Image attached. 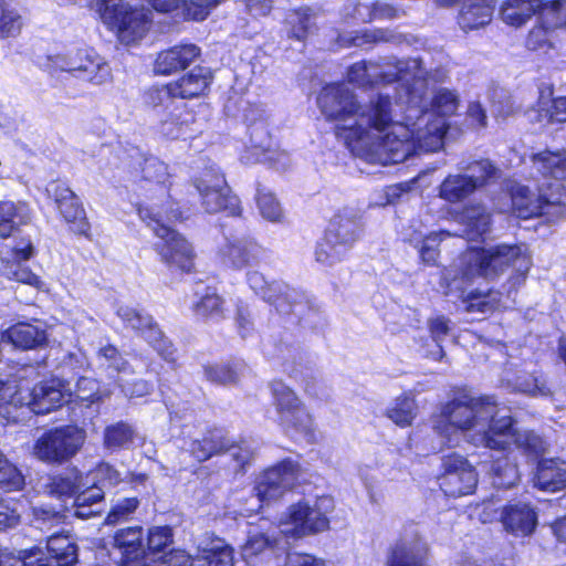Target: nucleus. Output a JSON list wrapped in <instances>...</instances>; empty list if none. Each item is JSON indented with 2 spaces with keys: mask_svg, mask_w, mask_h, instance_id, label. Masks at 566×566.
Listing matches in <instances>:
<instances>
[{
  "mask_svg": "<svg viewBox=\"0 0 566 566\" xmlns=\"http://www.w3.org/2000/svg\"><path fill=\"white\" fill-rule=\"evenodd\" d=\"M211 80V72L208 69L197 66L177 81L150 87L145 93V103L154 108H168L174 105L175 98H195L205 94Z\"/></svg>",
  "mask_w": 566,
  "mask_h": 566,
  "instance_id": "4468645a",
  "label": "nucleus"
},
{
  "mask_svg": "<svg viewBox=\"0 0 566 566\" xmlns=\"http://www.w3.org/2000/svg\"><path fill=\"white\" fill-rule=\"evenodd\" d=\"M460 169L473 181L475 189L495 181L500 177V170L489 159L476 160L467 166L463 165Z\"/></svg>",
  "mask_w": 566,
  "mask_h": 566,
  "instance_id": "49530a36",
  "label": "nucleus"
},
{
  "mask_svg": "<svg viewBox=\"0 0 566 566\" xmlns=\"http://www.w3.org/2000/svg\"><path fill=\"white\" fill-rule=\"evenodd\" d=\"M462 220L467 227L462 237H467L468 240H476L490 230L491 214L483 206L467 207Z\"/></svg>",
  "mask_w": 566,
  "mask_h": 566,
  "instance_id": "c03bdc74",
  "label": "nucleus"
},
{
  "mask_svg": "<svg viewBox=\"0 0 566 566\" xmlns=\"http://www.w3.org/2000/svg\"><path fill=\"white\" fill-rule=\"evenodd\" d=\"M332 507L333 501L327 496L292 504L280 517V533L294 538L322 533L329 527L327 514Z\"/></svg>",
  "mask_w": 566,
  "mask_h": 566,
  "instance_id": "1a4fd4ad",
  "label": "nucleus"
},
{
  "mask_svg": "<svg viewBox=\"0 0 566 566\" xmlns=\"http://www.w3.org/2000/svg\"><path fill=\"white\" fill-rule=\"evenodd\" d=\"M97 11L105 24L116 29L127 44L142 39L148 30L149 12L144 8H132L123 0H98Z\"/></svg>",
  "mask_w": 566,
  "mask_h": 566,
  "instance_id": "ddd939ff",
  "label": "nucleus"
},
{
  "mask_svg": "<svg viewBox=\"0 0 566 566\" xmlns=\"http://www.w3.org/2000/svg\"><path fill=\"white\" fill-rule=\"evenodd\" d=\"M114 541L122 553V566H146L142 527L118 530Z\"/></svg>",
  "mask_w": 566,
  "mask_h": 566,
  "instance_id": "bb28decb",
  "label": "nucleus"
},
{
  "mask_svg": "<svg viewBox=\"0 0 566 566\" xmlns=\"http://www.w3.org/2000/svg\"><path fill=\"white\" fill-rule=\"evenodd\" d=\"M25 479L18 467L0 451V489L14 492L23 489Z\"/></svg>",
  "mask_w": 566,
  "mask_h": 566,
  "instance_id": "603ef678",
  "label": "nucleus"
},
{
  "mask_svg": "<svg viewBox=\"0 0 566 566\" xmlns=\"http://www.w3.org/2000/svg\"><path fill=\"white\" fill-rule=\"evenodd\" d=\"M98 368L106 373L109 378H114L117 382L123 381V375L133 373V368L127 359L114 345H106L97 352Z\"/></svg>",
  "mask_w": 566,
  "mask_h": 566,
  "instance_id": "ea45409f",
  "label": "nucleus"
},
{
  "mask_svg": "<svg viewBox=\"0 0 566 566\" xmlns=\"http://www.w3.org/2000/svg\"><path fill=\"white\" fill-rule=\"evenodd\" d=\"M271 392L277 421L284 431L293 438L312 439L313 418L296 394L280 380L271 384Z\"/></svg>",
  "mask_w": 566,
  "mask_h": 566,
  "instance_id": "9b49d317",
  "label": "nucleus"
},
{
  "mask_svg": "<svg viewBox=\"0 0 566 566\" xmlns=\"http://www.w3.org/2000/svg\"><path fill=\"white\" fill-rule=\"evenodd\" d=\"M428 545L422 539L416 526L403 530L400 538L391 548L388 566H424Z\"/></svg>",
  "mask_w": 566,
  "mask_h": 566,
  "instance_id": "4be33fe9",
  "label": "nucleus"
},
{
  "mask_svg": "<svg viewBox=\"0 0 566 566\" xmlns=\"http://www.w3.org/2000/svg\"><path fill=\"white\" fill-rule=\"evenodd\" d=\"M345 251L335 239L329 238L326 233L317 242L315 248V260L324 266H333L347 256Z\"/></svg>",
  "mask_w": 566,
  "mask_h": 566,
  "instance_id": "09e8293b",
  "label": "nucleus"
},
{
  "mask_svg": "<svg viewBox=\"0 0 566 566\" xmlns=\"http://www.w3.org/2000/svg\"><path fill=\"white\" fill-rule=\"evenodd\" d=\"M85 439V431L75 426L51 429L36 440L34 454L44 462L63 463L81 450Z\"/></svg>",
  "mask_w": 566,
  "mask_h": 566,
  "instance_id": "2eb2a0df",
  "label": "nucleus"
},
{
  "mask_svg": "<svg viewBox=\"0 0 566 566\" xmlns=\"http://www.w3.org/2000/svg\"><path fill=\"white\" fill-rule=\"evenodd\" d=\"M64 514L51 506L40 505L33 507L32 525L43 533L60 531L64 523Z\"/></svg>",
  "mask_w": 566,
  "mask_h": 566,
  "instance_id": "3c124183",
  "label": "nucleus"
},
{
  "mask_svg": "<svg viewBox=\"0 0 566 566\" xmlns=\"http://www.w3.org/2000/svg\"><path fill=\"white\" fill-rule=\"evenodd\" d=\"M140 502L137 497L118 499L111 507L107 514V524H117L128 521L138 509Z\"/></svg>",
  "mask_w": 566,
  "mask_h": 566,
  "instance_id": "338daca9",
  "label": "nucleus"
},
{
  "mask_svg": "<svg viewBox=\"0 0 566 566\" xmlns=\"http://www.w3.org/2000/svg\"><path fill=\"white\" fill-rule=\"evenodd\" d=\"M165 109H171L163 116L159 123V132L167 138L177 139L185 137L190 133V126L195 122V116L189 112L185 104L172 105Z\"/></svg>",
  "mask_w": 566,
  "mask_h": 566,
  "instance_id": "58836bf2",
  "label": "nucleus"
},
{
  "mask_svg": "<svg viewBox=\"0 0 566 566\" xmlns=\"http://www.w3.org/2000/svg\"><path fill=\"white\" fill-rule=\"evenodd\" d=\"M165 210L157 202L140 203L137 207L139 218L154 232L158 241L155 243L156 251L161 261L169 268H177L182 272L191 270L195 259V251L190 242L180 233L171 229L165 221L171 222L182 218L178 208L167 201Z\"/></svg>",
  "mask_w": 566,
  "mask_h": 566,
  "instance_id": "39448f33",
  "label": "nucleus"
},
{
  "mask_svg": "<svg viewBox=\"0 0 566 566\" xmlns=\"http://www.w3.org/2000/svg\"><path fill=\"white\" fill-rule=\"evenodd\" d=\"M282 538L275 527L262 531L260 528H252L248 533L245 543L241 546V554L244 559L262 554L264 552L283 551L281 547Z\"/></svg>",
  "mask_w": 566,
  "mask_h": 566,
  "instance_id": "4c0bfd02",
  "label": "nucleus"
},
{
  "mask_svg": "<svg viewBox=\"0 0 566 566\" xmlns=\"http://www.w3.org/2000/svg\"><path fill=\"white\" fill-rule=\"evenodd\" d=\"M443 469L439 485L447 496L459 497L474 491L478 484L475 470L462 455L444 457Z\"/></svg>",
  "mask_w": 566,
  "mask_h": 566,
  "instance_id": "6ab92c4d",
  "label": "nucleus"
},
{
  "mask_svg": "<svg viewBox=\"0 0 566 566\" xmlns=\"http://www.w3.org/2000/svg\"><path fill=\"white\" fill-rule=\"evenodd\" d=\"M387 416L400 427L410 426L417 416V403L415 398L409 395H402L396 398L388 407Z\"/></svg>",
  "mask_w": 566,
  "mask_h": 566,
  "instance_id": "de8ad7c7",
  "label": "nucleus"
},
{
  "mask_svg": "<svg viewBox=\"0 0 566 566\" xmlns=\"http://www.w3.org/2000/svg\"><path fill=\"white\" fill-rule=\"evenodd\" d=\"M361 232L360 218L358 213L345 208L337 212L331 220L325 233L337 241L340 247L349 252Z\"/></svg>",
  "mask_w": 566,
  "mask_h": 566,
  "instance_id": "b1692460",
  "label": "nucleus"
},
{
  "mask_svg": "<svg viewBox=\"0 0 566 566\" xmlns=\"http://www.w3.org/2000/svg\"><path fill=\"white\" fill-rule=\"evenodd\" d=\"M534 486L546 492H556L566 486V467L557 459H544L537 464Z\"/></svg>",
  "mask_w": 566,
  "mask_h": 566,
  "instance_id": "e433bc0d",
  "label": "nucleus"
},
{
  "mask_svg": "<svg viewBox=\"0 0 566 566\" xmlns=\"http://www.w3.org/2000/svg\"><path fill=\"white\" fill-rule=\"evenodd\" d=\"M264 250L249 234L242 230L228 228L217 247L219 261L232 269L241 270L245 266L259 264Z\"/></svg>",
  "mask_w": 566,
  "mask_h": 566,
  "instance_id": "dca6fc26",
  "label": "nucleus"
},
{
  "mask_svg": "<svg viewBox=\"0 0 566 566\" xmlns=\"http://www.w3.org/2000/svg\"><path fill=\"white\" fill-rule=\"evenodd\" d=\"M250 287L264 301L273 304L277 312L287 314L292 311V291L282 282L268 283L262 273L250 271L247 274Z\"/></svg>",
  "mask_w": 566,
  "mask_h": 566,
  "instance_id": "5701e85b",
  "label": "nucleus"
},
{
  "mask_svg": "<svg viewBox=\"0 0 566 566\" xmlns=\"http://www.w3.org/2000/svg\"><path fill=\"white\" fill-rule=\"evenodd\" d=\"M222 298L212 287H207L205 295L195 305V312L198 316L219 318L222 317Z\"/></svg>",
  "mask_w": 566,
  "mask_h": 566,
  "instance_id": "e2e57ef3",
  "label": "nucleus"
},
{
  "mask_svg": "<svg viewBox=\"0 0 566 566\" xmlns=\"http://www.w3.org/2000/svg\"><path fill=\"white\" fill-rule=\"evenodd\" d=\"M347 80L349 83L360 88L376 87L374 61H361L349 66L347 71Z\"/></svg>",
  "mask_w": 566,
  "mask_h": 566,
  "instance_id": "bf43d9fd",
  "label": "nucleus"
},
{
  "mask_svg": "<svg viewBox=\"0 0 566 566\" xmlns=\"http://www.w3.org/2000/svg\"><path fill=\"white\" fill-rule=\"evenodd\" d=\"M199 54L200 49L195 44L176 45L158 54L155 62V72L165 75L186 69Z\"/></svg>",
  "mask_w": 566,
  "mask_h": 566,
  "instance_id": "f704fd0d",
  "label": "nucleus"
},
{
  "mask_svg": "<svg viewBox=\"0 0 566 566\" xmlns=\"http://www.w3.org/2000/svg\"><path fill=\"white\" fill-rule=\"evenodd\" d=\"M35 375L33 366H13L6 375L12 390L8 392L9 406L12 413L18 415L19 409H28L36 415H45L67 401V390L62 380L50 379L36 384L32 389L28 379Z\"/></svg>",
  "mask_w": 566,
  "mask_h": 566,
  "instance_id": "423d86ee",
  "label": "nucleus"
},
{
  "mask_svg": "<svg viewBox=\"0 0 566 566\" xmlns=\"http://www.w3.org/2000/svg\"><path fill=\"white\" fill-rule=\"evenodd\" d=\"M82 486V476L77 472H70L54 476L49 484V492L57 497L71 496Z\"/></svg>",
  "mask_w": 566,
  "mask_h": 566,
  "instance_id": "13d9d810",
  "label": "nucleus"
},
{
  "mask_svg": "<svg viewBox=\"0 0 566 566\" xmlns=\"http://www.w3.org/2000/svg\"><path fill=\"white\" fill-rule=\"evenodd\" d=\"M475 190L473 181L467 175H449L439 187V197L450 203H457L467 199Z\"/></svg>",
  "mask_w": 566,
  "mask_h": 566,
  "instance_id": "79ce46f5",
  "label": "nucleus"
},
{
  "mask_svg": "<svg viewBox=\"0 0 566 566\" xmlns=\"http://www.w3.org/2000/svg\"><path fill=\"white\" fill-rule=\"evenodd\" d=\"M297 472L298 465L296 462L283 460L260 474L253 489L259 505L251 511H259L263 504H269L271 501L280 499L294 485L297 479Z\"/></svg>",
  "mask_w": 566,
  "mask_h": 566,
  "instance_id": "a211bd4d",
  "label": "nucleus"
},
{
  "mask_svg": "<svg viewBox=\"0 0 566 566\" xmlns=\"http://www.w3.org/2000/svg\"><path fill=\"white\" fill-rule=\"evenodd\" d=\"M86 480L87 483H92L94 488H99L104 491L106 488L115 486L120 483L123 476L113 465L102 462L87 473Z\"/></svg>",
  "mask_w": 566,
  "mask_h": 566,
  "instance_id": "5fc2aeb1",
  "label": "nucleus"
},
{
  "mask_svg": "<svg viewBox=\"0 0 566 566\" xmlns=\"http://www.w3.org/2000/svg\"><path fill=\"white\" fill-rule=\"evenodd\" d=\"M104 491L93 485L76 493L73 503L74 515L86 520L101 514L103 510Z\"/></svg>",
  "mask_w": 566,
  "mask_h": 566,
  "instance_id": "37998d69",
  "label": "nucleus"
},
{
  "mask_svg": "<svg viewBox=\"0 0 566 566\" xmlns=\"http://www.w3.org/2000/svg\"><path fill=\"white\" fill-rule=\"evenodd\" d=\"M1 342L21 349H35L48 343L46 332L29 323H18L1 334Z\"/></svg>",
  "mask_w": 566,
  "mask_h": 566,
  "instance_id": "72a5a7b5",
  "label": "nucleus"
},
{
  "mask_svg": "<svg viewBox=\"0 0 566 566\" xmlns=\"http://www.w3.org/2000/svg\"><path fill=\"white\" fill-rule=\"evenodd\" d=\"M431 76L427 71V87L419 102H408L399 115L394 109V123L391 126L392 140L408 142L411 149L406 154V159L420 151H436L442 147L447 132V117L458 109V96L447 88H441L433 95L430 103L426 95Z\"/></svg>",
  "mask_w": 566,
  "mask_h": 566,
  "instance_id": "20e7f679",
  "label": "nucleus"
},
{
  "mask_svg": "<svg viewBox=\"0 0 566 566\" xmlns=\"http://www.w3.org/2000/svg\"><path fill=\"white\" fill-rule=\"evenodd\" d=\"M441 418L434 430L449 444L455 443L461 433L469 443L491 450L506 451L514 444L528 455L544 451L542 438L531 431H517L510 410L493 396L460 394L443 406Z\"/></svg>",
  "mask_w": 566,
  "mask_h": 566,
  "instance_id": "f03ea898",
  "label": "nucleus"
},
{
  "mask_svg": "<svg viewBox=\"0 0 566 566\" xmlns=\"http://www.w3.org/2000/svg\"><path fill=\"white\" fill-rule=\"evenodd\" d=\"M116 315L126 327L132 328L140 335L166 361H176V349L174 345L164 335L151 315L128 305L117 306Z\"/></svg>",
  "mask_w": 566,
  "mask_h": 566,
  "instance_id": "f3484780",
  "label": "nucleus"
},
{
  "mask_svg": "<svg viewBox=\"0 0 566 566\" xmlns=\"http://www.w3.org/2000/svg\"><path fill=\"white\" fill-rule=\"evenodd\" d=\"M201 206L208 213L227 212L229 216H240L242 208L239 198L231 193L223 174L214 165L200 171L193 178Z\"/></svg>",
  "mask_w": 566,
  "mask_h": 566,
  "instance_id": "f8f14e48",
  "label": "nucleus"
},
{
  "mask_svg": "<svg viewBox=\"0 0 566 566\" xmlns=\"http://www.w3.org/2000/svg\"><path fill=\"white\" fill-rule=\"evenodd\" d=\"M247 367L242 363L211 365L205 368V375L208 380L220 384H237L245 371Z\"/></svg>",
  "mask_w": 566,
  "mask_h": 566,
  "instance_id": "8fccbe9b",
  "label": "nucleus"
},
{
  "mask_svg": "<svg viewBox=\"0 0 566 566\" xmlns=\"http://www.w3.org/2000/svg\"><path fill=\"white\" fill-rule=\"evenodd\" d=\"M535 6L526 0H506L501 6L500 15L506 24L521 27L537 12Z\"/></svg>",
  "mask_w": 566,
  "mask_h": 566,
  "instance_id": "a18cd8bd",
  "label": "nucleus"
},
{
  "mask_svg": "<svg viewBox=\"0 0 566 566\" xmlns=\"http://www.w3.org/2000/svg\"><path fill=\"white\" fill-rule=\"evenodd\" d=\"M256 205L261 216L271 221L279 222L283 217V209L274 193L264 186L256 190Z\"/></svg>",
  "mask_w": 566,
  "mask_h": 566,
  "instance_id": "864d4df0",
  "label": "nucleus"
},
{
  "mask_svg": "<svg viewBox=\"0 0 566 566\" xmlns=\"http://www.w3.org/2000/svg\"><path fill=\"white\" fill-rule=\"evenodd\" d=\"M23 25L22 17L10 7L8 0H0V35L15 36Z\"/></svg>",
  "mask_w": 566,
  "mask_h": 566,
  "instance_id": "680f3d73",
  "label": "nucleus"
},
{
  "mask_svg": "<svg viewBox=\"0 0 566 566\" xmlns=\"http://www.w3.org/2000/svg\"><path fill=\"white\" fill-rule=\"evenodd\" d=\"M560 0L545 1L538 9V25L548 27L554 33L555 29L563 24L564 20L560 13Z\"/></svg>",
  "mask_w": 566,
  "mask_h": 566,
  "instance_id": "774afa93",
  "label": "nucleus"
},
{
  "mask_svg": "<svg viewBox=\"0 0 566 566\" xmlns=\"http://www.w3.org/2000/svg\"><path fill=\"white\" fill-rule=\"evenodd\" d=\"M402 40V35L392 29H364L348 38L345 35L339 38L343 45L358 48L378 43H400Z\"/></svg>",
  "mask_w": 566,
  "mask_h": 566,
  "instance_id": "a19ab883",
  "label": "nucleus"
},
{
  "mask_svg": "<svg viewBox=\"0 0 566 566\" xmlns=\"http://www.w3.org/2000/svg\"><path fill=\"white\" fill-rule=\"evenodd\" d=\"M528 117L538 123L566 122V96L553 98V88L542 87L536 108L528 112Z\"/></svg>",
  "mask_w": 566,
  "mask_h": 566,
  "instance_id": "473e14b6",
  "label": "nucleus"
},
{
  "mask_svg": "<svg viewBox=\"0 0 566 566\" xmlns=\"http://www.w3.org/2000/svg\"><path fill=\"white\" fill-rule=\"evenodd\" d=\"M526 46L528 50L551 56V52L556 50L554 33L548 30V27L537 24L530 31L526 39Z\"/></svg>",
  "mask_w": 566,
  "mask_h": 566,
  "instance_id": "4d7b16f0",
  "label": "nucleus"
},
{
  "mask_svg": "<svg viewBox=\"0 0 566 566\" xmlns=\"http://www.w3.org/2000/svg\"><path fill=\"white\" fill-rule=\"evenodd\" d=\"M34 248L30 240L22 241L12 249L11 259L2 262L1 272L4 276L31 286L41 287L42 281L29 268L22 266L21 261L31 259Z\"/></svg>",
  "mask_w": 566,
  "mask_h": 566,
  "instance_id": "a878e982",
  "label": "nucleus"
},
{
  "mask_svg": "<svg viewBox=\"0 0 566 566\" xmlns=\"http://www.w3.org/2000/svg\"><path fill=\"white\" fill-rule=\"evenodd\" d=\"M189 451L199 462L206 461L211 457L226 451L229 452L237 462L235 470H243L253 459V451L245 444H229L220 430L209 431L202 439L193 440L190 443Z\"/></svg>",
  "mask_w": 566,
  "mask_h": 566,
  "instance_id": "aec40b11",
  "label": "nucleus"
},
{
  "mask_svg": "<svg viewBox=\"0 0 566 566\" xmlns=\"http://www.w3.org/2000/svg\"><path fill=\"white\" fill-rule=\"evenodd\" d=\"M545 182L537 187L536 192L528 186L516 185L511 189V201L513 213L522 219L544 216L548 221L562 218L566 208L563 203L564 187L562 184L554 185V191L547 193L544 189Z\"/></svg>",
  "mask_w": 566,
  "mask_h": 566,
  "instance_id": "9d476101",
  "label": "nucleus"
},
{
  "mask_svg": "<svg viewBox=\"0 0 566 566\" xmlns=\"http://www.w3.org/2000/svg\"><path fill=\"white\" fill-rule=\"evenodd\" d=\"M317 104L328 120L336 122L337 138L354 156L380 165L406 160L411 144L392 140L394 108L388 95L378 94L361 105L345 84H329L321 91Z\"/></svg>",
  "mask_w": 566,
  "mask_h": 566,
  "instance_id": "f257e3e1",
  "label": "nucleus"
},
{
  "mask_svg": "<svg viewBox=\"0 0 566 566\" xmlns=\"http://www.w3.org/2000/svg\"><path fill=\"white\" fill-rule=\"evenodd\" d=\"M501 522L506 532L515 536H528L537 526V513L528 503L515 502L505 505Z\"/></svg>",
  "mask_w": 566,
  "mask_h": 566,
  "instance_id": "393cba45",
  "label": "nucleus"
},
{
  "mask_svg": "<svg viewBox=\"0 0 566 566\" xmlns=\"http://www.w3.org/2000/svg\"><path fill=\"white\" fill-rule=\"evenodd\" d=\"M450 4L455 0H438ZM494 12V0H462L459 24L463 30H473L491 22Z\"/></svg>",
  "mask_w": 566,
  "mask_h": 566,
  "instance_id": "c756f323",
  "label": "nucleus"
},
{
  "mask_svg": "<svg viewBox=\"0 0 566 566\" xmlns=\"http://www.w3.org/2000/svg\"><path fill=\"white\" fill-rule=\"evenodd\" d=\"M416 224L412 222L403 230V239L419 248V254L427 264H434L438 258V247L442 241V237H449V232H431L423 231L422 222Z\"/></svg>",
  "mask_w": 566,
  "mask_h": 566,
  "instance_id": "c85d7f7f",
  "label": "nucleus"
},
{
  "mask_svg": "<svg viewBox=\"0 0 566 566\" xmlns=\"http://www.w3.org/2000/svg\"><path fill=\"white\" fill-rule=\"evenodd\" d=\"M492 471L494 473L493 484L496 488H512L520 480L516 465L509 463L506 459L495 461Z\"/></svg>",
  "mask_w": 566,
  "mask_h": 566,
  "instance_id": "69168bd1",
  "label": "nucleus"
},
{
  "mask_svg": "<svg viewBox=\"0 0 566 566\" xmlns=\"http://www.w3.org/2000/svg\"><path fill=\"white\" fill-rule=\"evenodd\" d=\"M356 14L363 21H371L397 19L401 17L403 12L388 3L376 2L371 7L358 4L356 8Z\"/></svg>",
  "mask_w": 566,
  "mask_h": 566,
  "instance_id": "052dcab7",
  "label": "nucleus"
},
{
  "mask_svg": "<svg viewBox=\"0 0 566 566\" xmlns=\"http://www.w3.org/2000/svg\"><path fill=\"white\" fill-rule=\"evenodd\" d=\"M46 548L49 557L46 559L41 558L46 566H71L77 562V546L70 538L69 535L63 534L60 531L53 532L49 535L46 541ZM35 554L32 557L34 565L40 557H36L38 552L31 551Z\"/></svg>",
  "mask_w": 566,
  "mask_h": 566,
  "instance_id": "cd10ccee",
  "label": "nucleus"
},
{
  "mask_svg": "<svg viewBox=\"0 0 566 566\" xmlns=\"http://www.w3.org/2000/svg\"><path fill=\"white\" fill-rule=\"evenodd\" d=\"M533 168L544 178L554 179L556 184L566 180V150H544L532 155ZM554 184L547 187L554 191Z\"/></svg>",
  "mask_w": 566,
  "mask_h": 566,
  "instance_id": "c9c22d12",
  "label": "nucleus"
},
{
  "mask_svg": "<svg viewBox=\"0 0 566 566\" xmlns=\"http://www.w3.org/2000/svg\"><path fill=\"white\" fill-rule=\"evenodd\" d=\"M286 23L290 25V36L303 41L313 27V15L308 9L293 11L287 14Z\"/></svg>",
  "mask_w": 566,
  "mask_h": 566,
  "instance_id": "0e129e2a",
  "label": "nucleus"
},
{
  "mask_svg": "<svg viewBox=\"0 0 566 566\" xmlns=\"http://www.w3.org/2000/svg\"><path fill=\"white\" fill-rule=\"evenodd\" d=\"M140 166V190H155L156 198L160 201L168 198L167 181L169 172L167 165L156 157L144 158Z\"/></svg>",
  "mask_w": 566,
  "mask_h": 566,
  "instance_id": "7c9ffc66",
  "label": "nucleus"
},
{
  "mask_svg": "<svg viewBox=\"0 0 566 566\" xmlns=\"http://www.w3.org/2000/svg\"><path fill=\"white\" fill-rule=\"evenodd\" d=\"M46 190L54 199L65 222L71 226V230L77 234L87 237L90 223L77 196L69 187L57 182L50 184Z\"/></svg>",
  "mask_w": 566,
  "mask_h": 566,
  "instance_id": "412c9836",
  "label": "nucleus"
},
{
  "mask_svg": "<svg viewBox=\"0 0 566 566\" xmlns=\"http://www.w3.org/2000/svg\"><path fill=\"white\" fill-rule=\"evenodd\" d=\"M532 265L531 256L523 245L497 244L489 249L470 248L464 251L455 263L446 270L442 276V286L446 294H455L467 304L468 312H493L502 304L499 291L485 293L478 290L467 292V287L479 279L494 280L507 268H512L514 275L513 285L520 284L528 273Z\"/></svg>",
  "mask_w": 566,
  "mask_h": 566,
  "instance_id": "7ed1b4c3",
  "label": "nucleus"
},
{
  "mask_svg": "<svg viewBox=\"0 0 566 566\" xmlns=\"http://www.w3.org/2000/svg\"><path fill=\"white\" fill-rule=\"evenodd\" d=\"M38 63L51 76L65 73L70 78L95 86L104 85L112 80L108 63L90 49H66L40 57Z\"/></svg>",
  "mask_w": 566,
  "mask_h": 566,
  "instance_id": "6e6552de",
  "label": "nucleus"
},
{
  "mask_svg": "<svg viewBox=\"0 0 566 566\" xmlns=\"http://www.w3.org/2000/svg\"><path fill=\"white\" fill-rule=\"evenodd\" d=\"M376 87L398 82L392 108L400 115L408 102H419L427 87V70L419 59L395 56L375 61Z\"/></svg>",
  "mask_w": 566,
  "mask_h": 566,
  "instance_id": "0eeeda50",
  "label": "nucleus"
},
{
  "mask_svg": "<svg viewBox=\"0 0 566 566\" xmlns=\"http://www.w3.org/2000/svg\"><path fill=\"white\" fill-rule=\"evenodd\" d=\"M32 220L30 207L23 201H0V237L3 239L15 235L21 227Z\"/></svg>",
  "mask_w": 566,
  "mask_h": 566,
  "instance_id": "2f4dec72",
  "label": "nucleus"
},
{
  "mask_svg": "<svg viewBox=\"0 0 566 566\" xmlns=\"http://www.w3.org/2000/svg\"><path fill=\"white\" fill-rule=\"evenodd\" d=\"M133 440L134 430L124 422H118L105 429L104 444L111 451L128 448Z\"/></svg>",
  "mask_w": 566,
  "mask_h": 566,
  "instance_id": "6e6d98bb",
  "label": "nucleus"
}]
</instances>
